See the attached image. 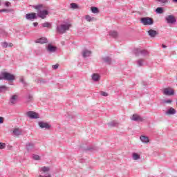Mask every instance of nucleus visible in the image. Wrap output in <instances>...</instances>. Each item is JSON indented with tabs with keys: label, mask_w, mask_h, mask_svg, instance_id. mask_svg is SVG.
Returning <instances> with one entry per match:
<instances>
[{
	"label": "nucleus",
	"mask_w": 177,
	"mask_h": 177,
	"mask_svg": "<svg viewBox=\"0 0 177 177\" xmlns=\"http://www.w3.org/2000/svg\"><path fill=\"white\" fill-rule=\"evenodd\" d=\"M71 9H78V5L75 3H71Z\"/></svg>",
	"instance_id": "473e14b6"
},
{
	"label": "nucleus",
	"mask_w": 177,
	"mask_h": 177,
	"mask_svg": "<svg viewBox=\"0 0 177 177\" xmlns=\"http://www.w3.org/2000/svg\"><path fill=\"white\" fill-rule=\"evenodd\" d=\"M1 5H2V1L1 0H0V6H1Z\"/></svg>",
	"instance_id": "864d4df0"
},
{
	"label": "nucleus",
	"mask_w": 177,
	"mask_h": 177,
	"mask_svg": "<svg viewBox=\"0 0 177 177\" xmlns=\"http://www.w3.org/2000/svg\"><path fill=\"white\" fill-rule=\"evenodd\" d=\"M0 80H5L6 81H15V77L14 75L8 72H2L0 74Z\"/></svg>",
	"instance_id": "7ed1b4c3"
},
{
	"label": "nucleus",
	"mask_w": 177,
	"mask_h": 177,
	"mask_svg": "<svg viewBox=\"0 0 177 177\" xmlns=\"http://www.w3.org/2000/svg\"><path fill=\"white\" fill-rule=\"evenodd\" d=\"M26 19L27 20H34L35 19H37V14L35 12L26 14Z\"/></svg>",
	"instance_id": "f8f14e48"
},
{
	"label": "nucleus",
	"mask_w": 177,
	"mask_h": 177,
	"mask_svg": "<svg viewBox=\"0 0 177 177\" xmlns=\"http://www.w3.org/2000/svg\"><path fill=\"white\" fill-rule=\"evenodd\" d=\"M91 80L93 82H99L100 81V75L99 73H93L91 75Z\"/></svg>",
	"instance_id": "9b49d317"
},
{
	"label": "nucleus",
	"mask_w": 177,
	"mask_h": 177,
	"mask_svg": "<svg viewBox=\"0 0 177 177\" xmlns=\"http://www.w3.org/2000/svg\"><path fill=\"white\" fill-rule=\"evenodd\" d=\"M92 52L91 50H87V49H84L82 52V55L83 57H89L91 56Z\"/></svg>",
	"instance_id": "dca6fc26"
},
{
	"label": "nucleus",
	"mask_w": 177,
	"mask_h": 177,
	"mask_svg": "<svg viewBox=\"0 0 177 177\" xmlns=\"http://www.w3.org/2000/svg\"><path fill=\"white\" fill-rule=\"evenodd\" d=\"M20 82H22L23 84H26V82L24 81V77H20Z\"/></svg>",
	"instance_id": "37998d69"
},
{
	"label": "nucleus",
	"mask_w": 177,
	"mask_h": 177,
	"mask_svg": "<svg viewBox=\"0 0 177 177\" xmlns=\"http://www.w3.org/2000/svg\"><path fill=\"white\" fill-rule=\"evenodd\" d=\"M34 8L37 10L38 17H40L41 19H46V16L49 15V12H48V10H41L42 9V5L35 6Z\"/></svg>",
	"instance_id": "f257e3e1"
},
{
	"label": "nucleus",
	"mask_w": 177,
	"mask_h": 177,
	"mask_svg": "<svg viewBox=\"0 0 177 177\" xmlns=\"http://www.w3.org/2000/svg\"><path fill=\"white\" fill-rule=\"evenodd\" d=\"M164 95H166V96H172V95H175V91L172 88H165L163 91Z\"/></svg>",
	"instance_id": "6e6552de"
},
{
	"label": "nucleus",
	"mask_w": 177,
	"mask_h": 177,
	"mask_svg": "<svg viewBox=\"0 0 177 177\" xmlns=\"http://www.w3.org/2000/svg\"><path fill=\"white\" fill-rule=\"evenodd\" d=\"M33 26H34V27H37V26H38V23L34 22Z\"/></svg>",
	"instance_id": "8fccbe9b"
},
{
	"label": "nucleus",
	"mask_w": 177,
	"mask_h": 177,
	"mask_svg": "<svg viewBox=\"0 0 177 177\" xmlns=\"http://www.w3.org/2000/svg\"><path fill=\"white\" fill-rule=\"evenodd\" d=\"M27 100H28V102H31V100H32V95L29 94V95L27 96Z\"/></svg>",
	"instance_id": "c9c22d12"
},
{
	"label": "nucleus",
	"mask_w": 177,
	"mask_h": 177,
	"mask_svg": "<svg viewBox=\"0 0 177 177\" xmlns=\"http://www.w3.org/2000/svg\"><path fill=\"white\" fill-rule=\"evenodd\" d=\"M19 96L17 95H12L10 98V104H16L17 103V98Z\"/></svg>",
	"instance_id": "4468645a"
},
{
	"label": "nucleus",
	"mask_w": 177,
	"mask_h": 177,
	"mask_svg": "<svg viewBox=\"0 0 177 177\" xmlns=\"http://www.w3.org/2000/svg\"><path fill=\"white\" fill-rule=\"evenodd\" d=\"M156 13H159V15H161L162 13H163L164 10H162V8L158 7L156 9Z\"/></svg>",
	"instance_id": "c85d7f7f"
},
{
	"label": "nucleus",
	"mask_w": 177,
	"mask_h": 177,
	"mask_svg": "<svg viewBox=\"0 0 177 177\" xmlns=\"http://www.w3.org/2000/svg\"><path fill=\"white\" fill-rule=\"evenodd\" d=\"M162 48H167V46H165V45L162 44Z\"/></svg>",
	"instance_id": "3c124183"
},
{
	"label": "nucleus",
	"mask_w": 177,
	"mask_h": 177,
	"mask_svg": "<svg viewBox=\"0 0 177 177\" xmlns=\"http://www.w3.org/2000/svg\"><path fill=\"white\" fill-rule=\"evenodd\" d=\"M26 115L31 118L32 120H37V118H39V115L34 111H28L26 113Z\"/></svg>",
	"instance_id": "0eeeda50"
},
{
	"label": "nucleus",
	"mask_w": 177,
	"mask_h": 177,
	"mask_svg": "<svg viewBox=\"0 0 177 177\" xmlns=\"http://www.w3.org/2000/svg\"><path fill=\"white\" fill-rule=\"evenodd\" d=\"M155 1H156V2H159L160 3H163L164 5L169 2V0H155Z\"/></svg>",
	"instance_id": "7c9ffc66"
},
{
	"label": "nucleus",
	"mask_w": 177,
	"mask_h": 177,
	"mask_svg": "<svg viewBox=\"0 0 177 177\" xmlns=\"http://www.w3.org/2000/svg\"><path fill=\"white\" fill-rule=\"evenodd\" d=\"M140 139L142 143H149L150 142V139L146 136H141Z\"/></svg>",
	"instance_id": "a211bd4d"
},
{
	"label": "nucleus",
	"mask_w": 177,
	"mask_h": 177,
	"mask_svg": "<svg viewBox=\"0 0 177 177\" xmlns=\"http://www.w3.org/2000/svg\"><path fill=\"white\" fill-rule=\"evenodd\" d=\"M1 46L3 48H8V42H6V41L2 42L1 43Z\"/></svg>",
	"instance_id": "4c0bfd02"
},
{
	"label": "nucleus",
	"mask_w": 177,
	"mask_h": 177,
	"mask_svg": "<svg viewBox=\"0 0 177 177\" xmlns=\"http://www.w3.org/2000/svg\"><path fill=\"white\" fill-rule=\"evenodd\" d=\"M165 114H167V115H174L176 114V110L174 108H170L166 111Z\"/></svg>",
	"instance_id": "f3484780"
},
{
	"label": "nucleus",
	"mask_w": 177,
	"mask_h": 177,
	"mask_svg": "<svg viewBox=\"0 0 177 177\" xmlns=\"http://www.w3.org/2000/svg\"><path fill=\"white\" fill-rule=\"evenodd\" d=\"M12 133L15 135V136H19V135H21V129L15 128L13 129Z\"/></svg>",
	"instance_id": "aec40b11"
},
{
	"label": "nucleus",
	"mask_w": 177,
	"mask_h": 177,
	"mask_svg": "<svg viewBox=\"0 0 177 177\" xmlns=\"http://www.w3.org/2000/svg\"><path fill=\"white\" fill-rule=\"evenodd\" d=\"M132 158L134 161H138V160H140V155L136 152L132 153Z\"/></svg>",
	"instance_id": "5701e85b"
},
{
	"label": "nucleus",
	"mask_w": 177,
	"mask_h": 177,
	"mask_svg": "<svg viewBox=\"0 0 177 177\" xmlns=\"http://www.w3.org/2000/svg\"><path fill=\"white\" fill-rule=\"evenodd\" d=\"M144 62H145V60L142 59L137 60L136 63H137L138 67H142V66H143Z\"/></svg>",
	"instance_id": "a878e982"
},
{
	"label": "nucleus",
	"mask_w": 177,
	"mask_h": 177,
	"mask_svg": "<svg viewBox=\"0 0 177 177\" xmlns=\"http://www.w3.org/2000/svg\"><path fill=\"white\" fill-rule=\"evenodd\" d=\"M57 48L53 46L52 44H48L46 47L47 52H49L50 53H53L56 52Z\"/></svg>",
	"instance_id": "ddd939ff"
},
{
	"label": "nucleus",
	"mask_w": 177,
	"mask_h": 177,
	"mask_svg": "<svg viewBox=\"0 0 177 177\" xmlns=\"http://www.w3.org/2000/svg\"><path fill=\"white\" fill-rule=\"evenodd\" d=\"M42 27H46L47 28H50L52 25L49 22H45L41 24Z\"/></svg>",
	"instance_id": "cd10ccee"
},
{
	"label": "nucleus",
	"mask_w": 177,
	"mask_h": 177,
	"mask_svg": "<svg viewBox=\"0 0 177 177\" xmlns=\"http://www.w3.org/2000/svg\"><path fill=\"white\" fill-rule=\"evenodd\" d=\"M3 123V118L2 117H0V124Z\"/></svg>",
	"instance_id": "09e8293b"
},
{
	"label": "nucleus",
	"mask_w": 177,
	"mask_h": 177,
	"mask_svg": "<svg viewBox=\"0 0 177 177\" xmlns=\"http://www.w3.org/2000/svg\"><path fill=\"white\" fill-rule=\"evenodd\" d=\"M38 124L40 128L42 129H49L50 128V124H49L48 122L40 121Z\"/></svg>",
	"instance_id": "1a4fd4ad"
},
{
	"label": "nucleus",
	"mask_w": 177,
	"mask_h": 177,
	"mask_svg": "<svg viewBox=\"0 0 177 177\" xmlns=\"http://www.w3.org/2000/svg\"><path fill=\"white\" fill-rule=\"evenodd\" d=\"M148 34L151 37V38H154V37H156V35H157L158 32L153 29H151L148 31Z\"/></svg>",
	"instance_id": "412c9836"
},
{
	"label": "nucleus",
	"mask_w": 177,
	"mask_h": 177,
	"mask_svg": "<svg viewBox=\"0 0 177 177\" xmlns=\"http://www.w3.org/2000/svg\"><path fill=\"white\" fill-rule=\"evenodd\" d=\"M38 177H52V175L50 174H47V175L45 176L42 174H40Z\"/></svg>",
	"instance_id": "ea45409f"
},
{
	"label": "nucleus",
	"mask_w": 177,
	"mask_h": 177,
	"mask_svg": "<svg viewBox=\"0 0 177 177\" xmlns=\"http://www.w3.org/2000/svg\"><path fill=\"white\" fill-rule=\"evenodd\" d=\"M1 35H3V36L6 37L8 35V32H6L5 31H2L1 32Z\"/></svg>",
	"instance_id": "a18cd8bd"
},
{
	"label": "nucleus",
	"mask_w": 177,
	"mask_h": 177,
	"mask_svg": "<svg viewBox=\"0 0 177 177\" xmlns=\"http://www.w3.org/2000/svg\"><path fill=\"white\" fill-rule=\"evenodd\" d=\"M131 121H143V118L138 114H133L131 118Z\"/></svg>",
	"instance_id": "2eb2a0df"
},
{
	"label": "nucleus",
	"mask_w": 177,
	"mask_h": 177,
	"mask_svg": "<svg viewBox=\"0 0 177 177\" xmlns=\"http://www.w3.org/2000/svg\"><path fill=\"white\" fill-rule=\"evenodd\" d=\"M133 53L136 56H148L149 53L146 50H142L140 48H136L133 50Z\"/></svg>",
	"instance_id": "39448f33"
},
{
	"label": "nucleus",
	"mask_w": 177,
	"mask_h": 177,
	"mask_svg": "<svg viewBox=\"0 0 177 177\" xmlns=\"http://www.w3.org/2000/svg\"><path fill=\"white\" fill-rule=\"evenodd\" d=\"M5 147H6V144L0 142V149H5Z\"/></svg>",
	"instance_id": "e433bc0d"
},
{
	"label": "nucleus",
	"mask_w": 177,
	"mask_h": 177,
	"mask_svg": "<svg viewBox=\"0 0 177 177\" xmlns=\"http://www.w3.org/2000/svg\"><path fill=\"white\" fill-rule=\"evenodd\" d=\"M165 19L167 24H175L176 23V18L172 15L166 16Z\"/></svg>",
	"instance_id": "423d86ee"
},
{
	"label": "nucleus",
	"mask_w": 177,
	"mask_h": 177,
	"mask_svg": "<svg viewBox=\"0 0 177 177\" xmlns=\"http://www.w3.org/2000/svg\"><path fill=\"white\" fill-rule=\"evenodd\" d=\"M109 127H117L118 125V123L115 121L111 122L108 124Z\"/></svg>",
	"instance_id": "c756f323"
},
{
	"label": "nucleus",
	"mask_w": 177,
	"mask_h": 177,
	"mask_svg": "<svg viewBox=\"0 0 177 177\" xmlns=\"http://www.w3.org/2000/svg\"><path fill=\"white\" fill-rule=\"evenodd\" d=\"M92 13H99V9L96 7H91Z\"/></svg>",
	"instance_id": "2f4dec72"
},
{
	"label": "nucleus",
	"mask_w": 177,
	"mask_h": 177,
	"mask_svg": "<svg viewBox=\"0 0 177 177\" xmlns=\"http://www.w3.org/2000/svg\"><path fill=\"white\" fill-rule=\"evenodd\" d=\"M109 36L112 37L113 38H117L118 37V32L115 30H111L109 32Z\"/></svg>",
	"instance_id": "b1692460"
},
{
	"label": "nucleus",
	"mask_w": 177,
	"mask_h": 177,
	"mask_svg": "<svg viewBox=\"0 0 177 177\" xmlns=\"http://www.w3.org/2000/svg\"><path fill=\"white\" fill-rule=\"evenodd\" d=\"M103 60L104 63H106V64H111V58H110L109 57H104Z\"/></svg>",
	"instance_id": "393cba45"
},
{
	"label": "nucleus",
	"mask_w": 177,
	"mask_h": 177,
	"mask_svg": "<svg viewBox=\"0 0 177 177\" xmlns=\"http://www.w3.org/2000/svg\"><path fill=\"white\" fill-rule=\"evenodd\" d=\"M5 6L7 7V8H9V6H10V2L9 1H7L5 3Z\"/></svg>",
	"instance_id": "c03bdc74"
},
{
	"label": "nucleus",
	"mask_w": 177,
	"mask_h": 177,
	"mask_svg": "<svg viewBox=\"0 0 177 177\" xmlns=\"http://www.w3.org/2000/svg\"><path fill=\"white\" fill-rule=\"evenodd\" d=\"M163 103L165 104H171V103H172V100H165Z\"/></svg>",
	"instance_id": "72a5a7b5"
},
{
	"label": "nucleus",
	"mask_w": 177,
	"mask_h": 177,
	"mask_svg": "<svg viewBox=\"0 0 177 177\" xmlns=\"http://www.w3.org/2000/svg\"><path fill=\"white\" fill-rule=\"evenodd\" d=\"M53 68L54 69V70H57V68H59V64H55V65H53Z\"/></svg>",
	"instance_id": "a19ab883"
},
{
	"label": "nucleus",
	"mask_w": 177,
	"mask_h": 177,
	"mask_svg": "<svg viewBox=\"0 0 177 177\" xmlns=\"http://www.w3.org/2000/svg\"><path fill=\"white\" fill-rule=\"evenodd\" d=\"M35 146L33 143L29 142L26 144V149L28 151H31L32 150H34Z\"/></svg>",
	"instance_id": "4be33fe9"
},
{
	"label": "nucleus",
	"mask_w": 177,
	"mask_h": 177,
	"mask_svg": "<svg viewBox=\"0 0 177 177\" xmlns=\"http://www.w3.org/2000/svg\"><path fill=\"white\" fill-rule=\"evenodd\" d=\"M71 27V24H68V23L63 24H61L60 26H57V31L60 34H64L66 31L70 30Z\"/></svg>",
	"instance_id": "f03ea898"
},
{
	"label": "nucleus",
	"mask_w": 177,
	"mask_h": 177,
	"mask_svg": "<svg viewBox=\"0 0 177 177\" xmlns=\"http://www.w3.org/2000/svg\"><path fill=\"white\" fill-rule=\"evenodd\" d=\"M174 2H177V0H174Z\"/></svg>",
	"instance_id": "5fc2aeb1"
},
{
	"label": "nucleus",
	"mask_w": 177,
	"mask_h": 177,
	"mask_svg": "<svg viewBox=\"0 0 177 177\" xmlns=\"http://www.w3.org/2000/svg\"><path fill=\"white\" fill-rule=\"evenodd\" d=\"M140 24L143 26H152L154 24V21L150 17H145L140 19Z\"/></svg>",
	"instance_id": "20e7f679"
},
{
	"label": "nucleus",
	"mask_w": 177,
	"mask_h": 177,
	"mask_svg": "<svg viewBox=\"0 0 177 177\" xmlns=\"http://www.w3.org/2000/svg\"><path fill=\"white\" fill-rule=\"evenodd\" d=\"M50 171V168L49 167H45V166L43 167H41L39 169L41 175H44V174H45L46 175H48Z\"/></svg>",
	"instance_id": "9d476101"
},
{
	"label": "nucleus",
	"mask_w": 177,
	"mask_h": 177,
	"mask_svg": "<svg viewBox=\"0 0 177 177\" xmlns=\"http://www.w3.org/2000/svg\"><path fill=\"white\" fill-rule=\"evenodd\" d=\"M85 19L87 21H92V20H93V18L91 17L89 15H86Z\"/></svg>",
	"instance_id": "f704fd0d"
},
{
	"label": "nucleus",
	"mask_w": 177,
	"mask_h": 177,
	"mask_svg": "<svg viewBox=\"0 0 177 177\" xmlns=\"http://www.w3.org/2000/svg\"><path fill=\"white\" fill-rule=\"evenodd\" d=\"M12 46H13V44L8 43V48H12Z\"/></svg>",
	"instance_id": "49530a36"
},
{
	"label": "nucleus",
	"mask_w": 177,
	"mask_h": 177,
	"mask_svg": "<svg viewBox=\"0 0 177 177\" xmlns=\"http://www.w3.org/2000/svg\"><path fill=\"white\" fill-rule=\"evenodd\" d=\"M101 95L102 96H109V94L104 91L101 92Z\"/></svg>",
	"instance_id": "79ce46f5"
},
{
	"label": "nucleus",
	"mask_w": 177,
	"mask_h": 177,
	"mask_svg": "<svg viewBox=\"0 0 177 177\" xmlns=\"http://www.w3.org/2000/svg\"><path fill=\"white\" fill-rule=\"evenodd\" d=\"M44 82H45L44 80H40V84H44Z\"/></svg>",
	"instance_id": "603ef678"
},
{
	"label": "nucleus",
	"mask_w": 177,
	"mask_h": 177,
	"mask_svg": "<svg viewBox=\"0 0 177 177\" xmlns=\"http://www.w3.org/2000/svg\"><path fill=\"white\" fill-rule=\"evenodd\" d=\"M32 158H33V160H39L40 157H39V156H38V155H33V156H32Z\"/></svg>",
	"instance_id": "58836bf2"
},
{
	"label": "nucleus",
	"mask_w": 177,
	"mask_h": 177,
	"mask_svg": "<svg viewBox=\"0 0 177 177\" xmlns=\"http://www.w3.org/2000/svg\"><path fill=\"white\" fill-rule=\"evenodd\" d=\"M36 44H46L48 42V39L46 37H41L35 41Z\"/></svg>",
	"instance_id": "6ab92c4d"
},
{
	"label": "nucleus",
	"mask_w": 177,
	"mask_h": 177,
	"mask_svg": "<svg viewBox=\"0 0 177 177\" xmlns=\"http://www.w3.org/2000/svg\"><path fill=\"white\" fill-rule=\"evenodd\" d=\"M9 88H8L6 86H0V92H6Z\"/></svg>",
	"instance_id": "bb28decb"
},
{
	"label": "nucleus",
	"mask_w": 177,
	"mask_h": 177,
	"mask_svg": "<svg viewBox=\"0 0 177 177\" xmlns=\"http://www.w3.org/2000/svg\"><path fill=\"white\" fill-rule=\"evenodd\" d=\"M9 12V10H6V9L0 10V12Z\"/></svg>",
	"instance_id": "de8ad7c7"
}]
</instances>
